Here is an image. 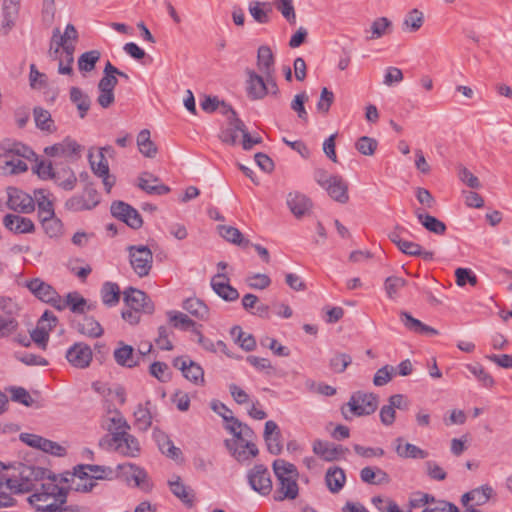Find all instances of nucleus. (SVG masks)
Segmentation results:
<instances>
[{
	"mask_svg": "<svg viewBox=\"0 0 512 512\" xmlns=\"http://www.w3.org/2000/svg\"><path fill=\"white\" fill-rule=\"evenodd\" d=\"M224 444L239 463H246L255 458L259 453L257 446L253 442L246 443L226 439Z\"/></svg>",
	"mask_w": 512,
	"mask_h": 512,
	"instance_id": "13",
	"label": "nucleus"
},
{
	"mask_svg": "<svg viewBox=\"0 0 512 512\" xmlns=\"http://www.w3.org/2000/svg\"><path fill=\"white\" fill-rule=\"evenodd\" d=\"M352 358L346 353H336L329 362L330 368L336 373H342L351 364Z\"/></svg>",
	"mask_w": 512,
	"mask_h": 512,
	"instance_id": "61",
	"label": "nucleus"
},
{
	"mask_svg": "<svg viewBox=\"0 0 512 512\" xmlns=\"http://www.w3.org/2000/svg\"><path fill=\"white\" fill-rule=\"evenodd\" d=\"M46 473L47 470L44 468L22 464L19 468V476L8 478L6 480V486L15 494L28 493L33 490L36 491L37 482L43 480Z\"/></svg>",
	"mask_w": 512,
	"mask_h": 512,
	"instance_id": "2",
	"label": "nucleus"
},
{
	"mask_svg": "<svg viewBox=\"0 0 512 512\" xmlns=\"http://www.w3.org/2000/svg\"><path fill=\"white\" fill-rule=\"evenodd\" d=\"M183 309L199 320H207L209 309L207 305L198 298H187L182 305Z\"/></svg>",
	"mask_w": 512,
	"mask_h": 512,
	"instance_id": "40",
	"label": "nucleus"
},
{
	"mask_svg": "<svg viewBox=\"0 0 512 512\" xmlns=\"http://www.w3.org/2000/svg\"><path fill=\"white\" fill-rule=\"evenodd\" d=\"M407 284L406 280L398 276H389L385 279L384 289L390 299H394L398 291Z\"/></svg>",
	"mask_w": 512,
	"mask_h": 512,
	"instance_id": "58",
	"label": "nucleus"
},
{
	"mask_svg": "<svg viewBox=\"0 0 512 512\" xmlns=\"http://www.w3.org/2000/svg\"><path fill=\"white\" fill-rule=\"evenodd\" d=\"M167 316L175 328L187 330L195 326V322L182 312L169 311Z\"/></svg>",
	"mask_w": 512,
	"mask_h": 512,
	"instance_id": "57",
	"label": "nucleus"
},
{
	"mask_svg": "<svg viewBox=\"0 0 512 512\" xmlns=\"http://www.w3.org/2000/svg\"><path fill=\"white\" fill-rule=\"evenodd\" d=\"M395 451L401 458H412V459H425L428 456V452L419 448L418 446L406 443L403 445V438L398 437L394 441Z\"/></svg>",
	"mask_w": 512,
	"mask_h": 512,
	"instance_id": "32",
	"label": "nucleus"
},
{
	"mask_svg": "<svg viewBox=\"0 0 512 512\" xmlns=\"http://www.w3.org/2000/svg\"><path fill=\"white\" fill-rule=\"evenodd\" d=\"M377 147V140L368 136H362L355 142L356 150L364 156L374 155Z\"/></svg>",
	"mask_w": 512,
	"mask_h": 512,
	"instance_id": "56",
	"label": "nucleus"
},
{
	"mask_svg": "<svg viewBox=\"0 0 512 512\" xmlns=\"http://www.w3.org/2000/svg\"><path fill=\"white\" fill-rule=\"evenodd\" d=\"M325 190L333 200L341 204H345L349 200L348 184L341 176H333L332 181Z\"/></svg>",
	"mask_w": 512,
	"mask_h": 512,
	"instance_id": "29",
	"label": "nucleus"
},
{
	"mask_svg": "<svg viewBox=\"0 0 512 512\" xmlns=\"http://www.w3.org/2000/svg\"><path fill=\"white\" fill-rule=\"evenodd\" d=\"M34 203H37L39 217L42 216H53L54 208L52 201L49 199V194L44 189H38L34 191Z\"/></svg>",
	"mask_w": 512,
	"mask_h": 512,
	"instance_id": "42",
	"label": "nucleus"
},
{
	"mask_svg": "<svg viewBox=\"0 0 512 512\" xmlns=\"http://www.w3.org/2000/svg\"><path fill=\"white\" fill-rule=\"evenodd\" d=\"M168 485L174 496L180 499L188 507L193 506L194 492L190 487L185 486L182 483L180 476L174 475L172 479L168 481Z\"/></svg>",
	"mask_w": 512,
	"mask_h": 512,
	"instance_id": "28",
	"label": "nucleus"
},
{
	"mask_svg": "<svg viewBox=\"0 0 512 512\" xmlns=\"http://www.w3.org/2000/svg\"><path fill=\"white\" fill-rule=\"evenodd\" d=\"M230 333L236 343H238L245 351H252L255 349L256 341L254 337L251 334L244 333L240 326H234Z\"/></svg>",
	"mask_w": 512,
	"mask_h": 512,
	"instance_id": "48",
	"label": "nucleus"
},
{
	"mask_svg": "<svg viewBox=\"0 0 512 512\" xmlns=\"http://www.w3.org/2000/svg\"><path fill=\"white\" fill-rule=\"evenodd\" d=\"M273 471L278 479L298 476V471L294 464L283 459H277L273 462Z\"/></svg>",
	"mask_w": 512,
	"mask_h": 512,
	"instance_id": "50",
	"label": "nucleus"
},
{
	"mask_svg": "<svg viewBox=\"0 0 512 512\" xmlns=\"http://www.w3.org/2000/svg\"><path fill=\"white\" fill-rule=\"evenodd\" d=\"M88 159L92 172L102 179L104 188L109 193L115 184V177L109 173V164L102 152L94 154V149H90Z\"/></svg>",
	"mask_w": 512,
	"mask_h": 512,
	"instance_id": "8",
	"label": "nucleus"
},
{
	"mask_svg": "<svg viewBox=\"0 0 512 512\" xmlns=\"http://www.w3.org/2000/svg\"><path fill=\"white\" fill-rule=\"evenodd\" d=\"M63 50V58L59 59L58 73L63 75L73 74L72 64L74 62L75 45H61Z\"/></svg>",
	"mask_w": 512,
	"mask_h": 512,
	"instance_id": "47",
	"label": "nucleus"
},
{
	"mask_svg": "<svg viewBox=\"0 0 512 512\" xmlns=\"http://www.w3.org/2000/svg\"><path fill=\"white\" fill-rule=\"evenodd\" d=\"M248 483L255 492L262 496L271 493L273 485L269 470L263 464H257L247 472Z\"/></svg>",
	"mask_w": 512,
	"mask_h": 512,
	"instance_id": "5",
	"label": "nucleus"
},
{
	"mask_svg": "<svg viewBox=\"0 0 512 512\" xmlns=\"http://www.w3.org/2000/svg\"><path fill=\"white\" fill-rule=\"evenodd\" d=\"M101 53L98 50H90L81 54L78 58V69L81 72H91L99 61Z\"/></svg>",
	"mask_w": 512,
	"mask_h": 512,
	"instance_id": "49",
	"label": "nucleus"
},
{
	"mask_svg": "<svg viewBox=\"0 0 512 512\" xmlns=\"http://www.w3.org/2000/svg\"><path fill=\"white\" fill-rule=\"evenodd\" d=\"M415 213L418 221L426 230L436 235L445 234L447 227L443 221L439 220L438 218L430 214L422 213L419 210H417Z\"/></svg>",
	"mask_w": 512,
	"mask_h": 512,
	"instance_id": "36",
	"label": "nucleus"
},
{
	"mask_svg": "<svg viewBox=\"0 0 512 512\" xmlns=\"http://www.w3.org/2000/svg\"><path fill=\"white\" fill-rule=\"evenodd\" d=\"M256 65L263 75L275 74V58L269 46L262 45L258 48Z\"/></svg>",
	"mask_w": 512,
	"mask_h": 512,
	"instance_id": "27",
	"label": "nucleus"
},
{
	"mask_svg": "<svg viewBox=\"0 0 512 512\" xmlns=\"http://www.w3.org/2000/svg\"><path fill=\"white\" fill-rule=\"evenodd\" d=\"M334 99V93L327 87H323L320 93V98L316 105L318 112L327 114L334 102Z\"/></svg>",
	"mask_w": 512,
	"mask_h": 512,
	"instance_id": "63",
	"label": "nucleus"
},
{
	"mask_svg": "<svg viewBox=\"0 0 512 512\" xmlns=\"http://www.w3.org/2000/svg\"><path fill=\"white\" fill-rule=\"evenodd\" d=\"M422 512H459V509L451 502L434 499L431 506L426 507Z\"/></svg>",
	"mask_w": 512,
	"mask_h": 512,
	"instance_id": "64",
	"label": "nucleus"
},
{
	"mask_svg": "<svg viewBox=\"0 0 512 512\" xmlns=\"http://www.w3.org/2000/svg\"><path fill=\"white\" fill-rule=\"evenodd\" d=\"M103 427L111 433V437L114 436L115 432L130 430V425L118 410H115L112 416L103 420Z\"/></svg>",
	"mask_w": 512,
	"mask_h": 512,
	"instance_id": "39",
	"label": "nucleus"
},
{
	"mask_svg": "<svg viewBox=\"0 0 512 512\" xmlns=\"http://www.w3.org/2000/svg\"><path fill=\"white\" fill-rule=\"evenodd\" d=\"M127 251L133 271L141 278L148 276L153 265V253L149 247L130 245L127 247Z\"/></svg>",
	"mask_w": 512,
	"mask_h": 512,
	"instance_id": "4",
	"label": "nucleus"
},
{
	"mask_svg": "<svg viewBox=\"0 0 512 512\" xmlns=\"http://www.w3.org/2000/svg\"><path fill=\"white\" fill-rule=\"evenodd\" d=\"M123 301L126 307L137 310L143 314H152L154 304L148 295L136 288L129 287L123 292Z\"/></svg>",
	"mask_w": 512,
	"mask_h": 512,
	"instance_id": "9",
	"label": "nucleus"
},
{
	"mask_svg": "<svg viewBox=\"0 0 512 512\" xmlns=\"http://www.w3.org/2000/svg\"><path fill=\"white\" fill-rule=\"evenodd\" d=\"M346 406L351 413V416L348 415L346 408L342 407V414L346 420L351 419L352 416L361 417L371 415L378 407V397L373 393L357 391L351 395Z\"/></svg>",
	"mask_w": 512,
	"mask_h": 512,
	"instance_id": "3",
	"label": "nucleus"
},
{
	"mask_svg": "<svg viewBox=\"0 0 512 512\" xmlns=\"http://www.w3.org/2000/svg\"><path fill=\"white\" fill-rule=\"evenodd\" d=\"M287 206L296 218H301L310 212L311 200L299 192H290L286 199Z\"/></svg>",
	"mask_w": 512,
	"mask_h": 512,
	"instance_id": "20",
	"label": "nucleus"
},
{
	"mask_svg": "<svg viewBox=\"0 0 512 512\" xmlns=\"http://www.w3.org/2000/svg\"><path fill=\"white\" fill-rule=\"evenodd\" d=\"M66 492L54 479L41 483L40 489L27 498L36 512H80L78 507L65 506Z\"/></svg>",
	"mask_w": 512,
	"mask_h": 512,
	"instance_id": "1",
	"label": "nucleus"
},
{
	"mask_svg": "<svg viewBox=\"0 0 512 512\" xmlns=\"http://www.w3.org/2000/svg\"><path fill=\"white\" fill-rule=\"evenodd\" d=\"M219 234L227 241L241 247H248L250 241L243 238L242 233L233 226L219 225L217 227Z\"/></svg>",
	"mask_w": 512,
	"mask_h": 512,
	"instance_id": "44",
	"label": "nucleus"
},
{
	"mask_svg": "<svg viewBox=\"0 0 512 512\" xmlns=\"http://www.w3.org/2000/svg\"><path fill=\"white\" fill-rule=\"evenodd\" d=\"M400 321L409 331L416 334L434 336L438 335L439 333L436 329L422 323L420 320L414 318L410 313L406 311L400 312Z\"/></svg>",
	"mask_w": 512,
	"mask_h": 512,
	"instance_id": "26",
	"label": "nucleus"
},
{
	"mask_svg": "<svg viewBox=\"0 0 512 512\" xmlns=\"http://www.w3.org/2000/svg\"><path fill=\"white\" fill-rule=\"evenodd\" d=\"M467 369L481 382L486 388H491L495 381L493 377L480 364L467 365Z\"/></svg>",
	"mask_w": 512,
	"mask_h": 512,
	"instance_id": "60",
	"label": "nucleus"
},
{
	"mask_svg": "<svg viewBox=\"0 0 512 512\" xmlns=\"http://www.w3.org/2000/svg\"><path fill=\"white\" fill-rule=\"evenodd\" d=\"M28 166L24 160L16 157L11 151H7L4 147V152L0 154V173L3 175L18 174L27 171Z\"/></svg>",
	"mask_w": 512,
	"mask_h": 512,
	"instance_id": "18",
	"label": "nucleus"
},
{
	"mask_svg": "<svg viewBox=\"0 0 512 512\" xmlns=\"http://www.w3.org/2000/svg\"><path fill=\"white\" fill-rule=\"evenodd\" d=\"M53 180L59 187L66 191L73 190L77 183V177L74 171L69 167L57 169Z\"/></svg>",
	"mask_w": 512,
	"mask_h": 512,
	"instance_id": "38",
	"label": "nucleus"
},
{
	"mask_svg": "<svg viewBox=\"0 0 512 512\" xmlns=\"http://www.w3.org/2000/svg\"><path fill=\"white\" fill-rule=\"evenodd\" d=\"M391 26L392 22L387 17H379L375 19L370 27L371 35L368 36L367 39L374 40L383 37Z\"/></svg>",
	"mask_w": 512,
	"mask_h": 512,
	"instance_id": "52",
	"label": "nucleus"
},
{
	"mask_svg": "<svg viewBox=\"0 0 512 512\" xmlns=\"http://www.w3.org/2000/svg\"><path fill=\"white\" fill-rule=\"evenodd\" d=\"M397 248L406 255L422 257L427 261L432 260L434 257L432 251H425L421 245L412 241L404 240Z\"/></svg>",
	"mask_w": 512,
	"mask_h": 512,
	"instance_id": "46",
	"label": "nucleus"
},
{
	"mask_svg": "<svg viewBox=\"0 0 512 512\" xmlns=\"http://www.w3.org/2000/svg\"><path fill=\"white\" fill-rule=\"evenodd\" d=\"M25 286L36 298L52 305L54 308H56V305L60 303V295L57 291L50 284L44 282L40 278H34L27 281Z\"/></svg>",
	"mask_w": 512,
	"mask_h": 512,
	"instance_id": "10",
	"label": "nucleus"
},
{
	"mask_svg": "<svg viewBox=\"0 0 512 512\" xmlns=\"http://www.w3.org/2000/svg\"><path fill=\"white\" fill-rule=\"evenodd\" d=\"M34 119L35 124L39 129L52 131L53 120L51 118V114L47 110L41 107L34 108Z\"/></svg>",
	"mask_w": 512,
	"mask_h": 512,
	"instance_id": "59",
	"label": "nucleus"
},
{
	"mask_svg": "<svg viewBox=\"0 0 512 512\" xmlns=\"http://www.w3.org/2000/svg\"><path fill=\"white\" fill-rule=\"evenodd\" d=\"M231 424L225 425V429L230 432L238 442H252L254 437L253 430L245 423L235 417H230Z\"/></svg>",
	"mask_w": 512,
	"mask_h": 512,
	"instance_id": "31",
	"label": "nucleus"
},
{
	"mask_svg": "<svg viewBox=\"0 0 512 512\" xmlns=\"http://www.w3.org/2000/svg\"><path fill=\"white\" fill-rule=\"evenodd\" d=\"M325 482L331 493H338L346 482L344 470L340 467H330L326 471Z\"/></svg>",
	"mask_w": 512,
	"mask_h": 512,
	"instance_id": "35",
	"label": "nucleus"
},
{
	"mask_svg": "<svg viewBox=\"0 0 512 512\" xmlns=\"http://www.w3.org/2000/svg\"><path fill=\"white\" fill-rule=\"evenodd\" d=\"M77 331L90 338H98L103 334V328L93 317H84L77 323Z\"/></svg>",
	"mask_w": 512,
	"mask_h": 512,
	"instance_id": "41",
	"label": "nucleus"
},
{
	"mask_svg": "<svg viewBox=\"0 0 512 512\" xmlns=\"http://www.w3.org/2000/svg\"><path fill=\"white\" fill-rule=\"evenodd\" d=\"M273 5L289 24L296 23V12L293 0H274Z\"/></svg>",
	"mask_w": 512,
	"mask_h": 512,
	"instance_id": "51",
	"label": "nucleus"
},
{
	"mask_svg": "<svg viewBox=\"0 0 512 512\" xmlns=\"http://www.w3.org/2000/svg\"><path fill=\"white\" fill-rule=\"evenodd\" d=\"M342 451L343 448L341 446H336L325 441L315 440L313 442V452L326 461L336 460Z\"/></svg>",
	"mask_w": 512,
	"mask_h": 512,
	"instance_id": "34",
	"label": "nucleus"
},
{
	"mask_svg": "<svg viewBox=\"0 0 512 512\" xmlns=\"http://www.w3.org/2000/svg\"><path fill=\"white\" fill-rule=\"evenodd\" d=\"M247 75L246 92L251 100H262L268 95V86H266L265 75L257 73L252 69L245 70Z\"/></svg>",
	"mask_w": 512,
	"mask_h": 512,
	"instance_id": "12",
	"label": "nucleus"
},
{
	"mask_svg": "<svg viewBox=\"0 0 512 512\" xmlns=\"http://www.w3.org/2000/svg\"><path fill=\"white\" fill-rule=\"evenodd\" d=\"M106 472L111 473L112 471L110 468L100 465L82 464L74 468V476L79 480L85 479L86 476H89V473L92 474L91 478L94 481L97 479H104L106 477Z\"/></svg>",
	"mask_w": 512,
	"mask_h": 512,
	"instance_id": "37",
	"label": "nucleus"
},
{
	"mask_svg": "<svg viewBox=\"0 0 512 512\" xmlns=\"http://www.w3.org/2000/svg\"><path fill=\"white\" fill-rule=\"evenodd\" d=\"M424 21L425 18L422 11L417 8L411 9L404 17L401 29L405 33H416L422 28Z\"/></svg>",
	"mask_w": 512,
	"mask_h": 512,
	"instance_id": "33",
	"label": "nucleus"
},
{
	"mask_svg": "<svg viewBox=\"0 0 512 512\" xmlns=\"http://www.w3.org/2000/svg\"><path fill=\"white\" fill-rule=\"evenodd\" d=\"M69 307L73 313L84 314L86 312L87 300L78 292H70L65 299L60 297V303L56 305V309L63 310Z\"/></svg>",
	"mask_w": 512,
	"mask_h": 512,
	"instance_id": "30",
	"label": "nucleus"
},
{
	"mask_svg": "<svg viewBox=\"0 0 512 512\" xmlns=\"http://www.w3.org/2000/svg\"><path fill=\"white\" fill-rule=\"evenodd\" d=\"M153 438L159 450L168 458L177 460L181 457L182 452L180 448L174 446L170 437L160 429L155 428L153 431Z\"/></svg>",
	"mask_w": 512,
	"mask_h": 512,
	"instance_id": "22",
	"label": "nucleus"
},
{
	"mask_svg": "<svg viewBox=\"0 0 512 512\" xmlns=\"http://www.w3.org/2000/svg\"><path fill=\"white\" fill-rule=\"evenodd\" d=\"M92 350L90 346L83 342H77L66 352L68 362L76 368H86L92 361Z\"/></svg>",
	"mask_w": 512,
	"mask_h": 512,
	"instance_id": "15",
	"label": "nucleus"
},
{
	"mask_svg": "<svg viewBox=\"0 0 512 512\" xmlns=\"http://www.w3.org/2000/svg\"><path fill=\"white\" fill-rule=\"evenodd\" d=\"M116 363L126 368H133L139 365V356L130 345L119 342V347L113 353Z\"/></svg>",
	"mask_w": 512,
	"mask_h": 512,
	"instance_id": "21",
	"label": "nucleus"
},
{
	"mask_svg": "<svg viewBox=\"0 0 512 512\" xmlns=\"http://www.w3.org/2000/svg\"><path fill=\"white\" fill-rule=\"evenodd\" d=\"M245 282L248 285V287L251 289L263 290L270 286L271 279L266 274L255 273V274L249 275L245 279Z\"/></svg>",
	"mask_w": 512,
	"mask_h": 512,
	"instance_id": "62",
	"label": "nucleus"
},
{
	"mask_svg": "<svg viewBox=\"0 0 512 512\" xmlns=\"http://www.w3.org/2000/svg\"><path fill=\"white\" fill-rule=\"evenodd\" d=\"M138 187L148 194L165 195L170 188L160 182V179L149 172H143L138 177Z\"/></svg>",
	"mask_w": 512,
	"mask_h": 512,
	"instance_id": "19",
	"label": "nucleus"
},
{
	"mask_svg": "<svg viewBox=\"0 0 512 512\" xmlns=\"http://www.w3.org/2000/svg\"><path fill=\"white\" fill-rule=\"evenodd\" d=\"M70 100L77 106L80 118H84L90 109L91 100L87 94L78 87H71Z\"/></svg>",
	"mask_w": 512,
	"mask_h": 512,
	"instance_id": "43",
	"label": "nucleus"
},
{
	"mask_svg": "<svg viewBox=\"0 0 512 512\" xmlns=\"http://www.w3.org/2000/svg\"><path fill=\"white\" fill-rule=\"evenodd\" d=\"M81 150V145L76 141L70 138H65L62 142L46 147L44 152L50 157L73 158L79 157Z\"/></svg>",
	"mask_w": 512,
	"mask_h": 512,
	"instance_id": "17",
	"label": "nucleus"
},
{
	"mask_svg": "<svg viewBox=\"0 0 512 512\" xmlns=\"http://www.w3.org/2000/svg\"><path fill=\"white\" fill-rule=\"evenodd\" d=\"M100 202L99 193L91 186H87L82 194L74 195L65 202V208L72 212L92 210Z\"/></svg>",
	"mask_w": 512,
	"mask_h": 512,
	"instance_id": "7",
	"label": "nucleus"
},
{
	"mask_svg": "<svg viewBox=\"0 0 512 512\" xmlns=\"http://www.w3.org/2000/svg\"><path fill=\"white\" fill-rule=\"evenodd\" d=\"M43 226L45 233L49 237H57L62 232V223L61 221L55 217V213L53 216H42L39 217Z\"/></svg>",
	"mask_w": 512,
	"mask_h": 512,
	"instance_id": "53",
	"label": "nucleus"
},
{
	"mask_svg": "<svg viewBox=\"0 0 512 512\" xmlns=\"http://www.w3.org/2000/svg\"><path fill=\"white\" fill-rule=\"evenodd\" d=\"M493 494L492 487L482 485L479 488L472 489L461 496L460 502L462 506H467L468 503L473 502L474 506H482L486 504Z\"/></svg>",
	"mask_w": 512,
	"mask_h": 512,
	"instance_id": "23",
	"label": "nucleus"
},
{
	"mask_svg": "<svg viewBox=\"0 0 512 512\" xmlns=\"http://www.w3.org/2000/svg\"><path fill=\"white\" fill-rule=\"evenodd\" d=\"M120 294L118 284L113 282H105L101 288L102 302L109 307H113L119 303Z\"/></svg>",
	"mask_w": 512,
	"mask_h": 512,
	"instance_id": "45",
	"label": "nucleus"
},
{
	"mask_svg": "<svg viewBox=\"0 0 512 512\" xmlns=\"http://www.w3.org/2000/svg\"><path fill=\"white\" fill-rule=\"evenodd\" d=\"M7 194V206L9 209L19 213H31L34 211V199L29 194L14 187H9Z\"/></svg>",
	"mask_w": 512,
	"mask_h": 512,
	"instance_id": "11",
	"label": "nucleus"
},
{
	"mask_svg": "<svg viewBox=\"0 0 512 512\" xmlns=\"http://www.w3.org/2000/svg\"><path fill=\"white\" fill-rule=\"evenodd\" d=\"M298 476L278 479V488L274 495L276 501L285 499L293 500L298 496L299 488L297 484Z\"/></svg>",
	"mask_w": 512,
	"mask_h": 512,
	"instance_id": "25",
	"label": "nucleus"
},
{
	"mask_svg": "<svg viewBox=\"0 0 512 512\" xmlns=\"http://www.w3.org/2000/svg\"><path fill=\"white\" fill-rule=\"evenodd\" d=\"M309 97L306 92L296 94L291 101V109L297 114L298 118L304 122L308 121V113L305 108V103Z\"/></svg>",
	"mask_w": 512,
	"mask_h": 512,
	"instance_id": "55",
	"label": "nucleus"
},
{
	"mask_svg": "<svg viewBox=\"0 0 512 512\" xmlns=\"http://www.w3.org/2000/svg\"><path fill=\"white\" fill-rule=\"evenodd\" d=\"M110 447L127 457H137L140 454V444L135 436L128 431L115 432L108 440Z\"/></svg>",
	"mask_w": 512,
	"mask_h": 512,
	"instance_id": "6",
	"label": "nucleus"
},
{
	"mask_svg": "<svg viewBox=\"0 0 512 512\" xmlns=\"http://www.w3.org/2000/svg\"><path fill=\"white\" fill-rule=\"evenodd\" d=\"M135 424L141 431H147L152 424V415L148 408L139 404L134 411Z\"/></svg>",
	"mask_w": 512,
	"mask_h": 512,
	"instance_id": "54",
	"label": "nucleus"
},
{
	"mask_svg": "<svg viewBox=\"0 0 512 512\" xmlns=\"http://www.w3.org/2000/svg\"><path fill=\"white\" fill-rule=\"evenodd\" d=\"M211 287L225 301L232 302L239 298L237 289L229 284V277L224 272H218L212 277Z\"/></svg>",
	"mask_w": 512,
	"mask_h": 512,
	"instance_id": "16",
	"label": "nucleus"
},
{
	"mask_svg": "<svg viewBox=\"0 0 512 512\" xmlns=\"http://www.w3.org/2000/svg\"><path fill=\"white\" fill-rule=\"evenodd\" d=\"M3 224L8 230L17 234L32 233L35 230L31 219L14 214L5 215Z\"/></svg>",
	"mask_w": 512,
	"mask_h": 512,
	"instance_id": "24",
	"label": "nucleus"
},
{
	"mask_svg": "<svg viewBox=\"0 0 512 512\" xmlns=\"http://www.w3.org/2000/svg\"><path fill=\"white\" fill-rule=\"evenodd\" d=\"M173 366L181 370L183 376L190 382L196 385L204 384V370L198 363L185 357H177L173 361Z\"/></svg>",
	"mask_w": 512,
	"mask_h": 512,
	"instance_id": "14",
	"label": "nucleus"
}]
</instances>
